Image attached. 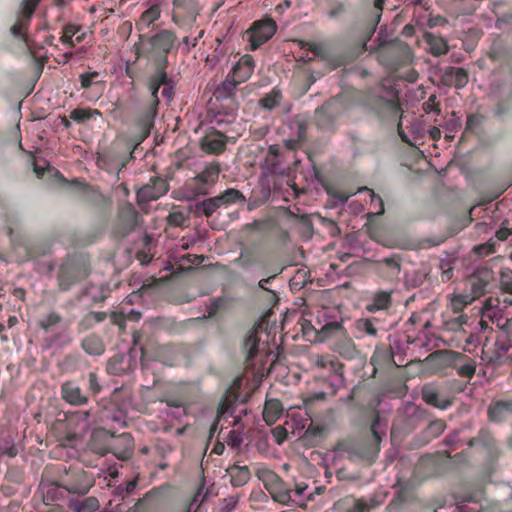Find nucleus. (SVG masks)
Wrapping results in <instances>:
<instances>
[{
    "label": "nucleus",
    "mask_w": 512,
    "mask_h": 512,
    "mask_svg": "<svg viewBox=\"0 0 512 512\" xmlns=\"http://www.w3.org/2000/svg\"><path fill=\"white\" fill-rule=\"evenodd\" d=\"M168 59H164L162 63H157L156 72L149 78L148 86L150 90V99L143 106L142 111L137 116L134 126L137 130V138L139 142L144 141L149 135L153 127V120L157 113L159 104L158 92L162 85H168L170 78L167 75L166 68Z\"/></svg>",
    "instance_id": "obj_1"
},
{
    "label": "nucleus",
    "mask_w": 512,
    "mask_h": 512,
    "mask_svg": "<svg viewBox=\"0 0 512 512\" xmlns=\"http://www.w3.org/2000/svg\"><path fill=\"white\" fill-rule=\"evenodd\" d=\"M378 424L379 416L376 414L370 428L373 438L371 442L366 443L354 440H342L336 444V450L338 452L347 453L349 458L352 460H363L369 463L374 462L380 451V442L382 439L381 435L377 431Z\"/></svg>",
    "instance_id": "obj_2"
},
{
    "label": "nucleus",
    "mask_w": 512,
    "mask_h": 512,
    "mask_svg": "<svg viewBox=\"0 0 512 512\" xmlns=\"http://www.w3.org/2000/svg\"><path fill=\"white\" fill-rule=\"evenodd\" d=\"M322 339L335 337L333 350L345 359H354L358 351L355 343L347 334L342 324L336 321L326 323L319 331Z\"/></svg>",
    "instance_id": "obj_3"
},
{
    "label": "nucleus",
    "mask_w": 512,
    "mask_h": 512,
    "mask_svg": "<svg viewBox=\"0 0 512 512\" xmlns=\"http://www.w3.org/2000/svg\"><path fill=\"white\" fill-rule=\"evenodd\" d=\"M90 274L89 267L77 259H67L57 272V286L60 292L69 291L74 285L85 280Z\"/></svg>",
    "instance_id": "obj_4"
},
{
    "label": "nucleus",
    "mask_w": 512,
    "mask_h": 512,
    "mask_svg": "<svg viewBox=\"0 0 512 512\" xmlns=\"http://www.w3.org/2000/svg\"><path fill=\"white\" fill-rule=\"evenodd\" d=\"M412 51L408 44L395 41L383 47L378 53L381 65L391 71H397L412 60Z\"/></svg>",
    "instance_id": "obj_5"
},
{
    "label": "nucleus",
    "mask_w": 512,
    "mask_h": 512,
    "mask_svg": "<svg viewBox=\"0 0 512 512\" xmlns=\"http://www.w3.org/2000/svg\"><path fill=\"white\" fill-rule=\"evenodd\" d=\"M200 11L197 0H173L172 22L180 29L189 31L194 27Z\"/></svg>",
    "instance_id": "obj_6"
},
{
    "label": "nucleus",
    "mask_w": 512,
    "mask_h": 512,
    "mask_svg": "<svg viewBox=\"0 0 512 512\" xmlns=\"http://www.w3.org/2000/svg\"><path fill=\"white\" fill-rule=\"evenodd\" d=\"M256 476L263 483L274 501L282 505H288L292 501V490L286 487L284 481L274 471L268 468H259L256 471Z\"/></svg>",
    "instance_id": "obj_7"
},
{
    "label": "nucleus",
    "mask_w": 512,
    "mask_h": 512,
    "mask_svg": "<svg viewBox=\"0 0 512 512\" xmlns=\"http://www.w3.org/2000/svg\"><path fill=\"white\" fill-rule=\"evenodd\" d=\"M94 485L93 475L80 467L70 466L61 479L62 488L71 494L86 495Z\"/></svg>",
    "instance_id": "obj_8"
},
{
    "label": "nucleus",
    "mask_w": 512,
    "mask_h": 512,
    "mask_svg": "<svg viewBox=\"0 0 512 512\" xmlns=\"http://www.w3.org/2000/svg\"><path fill=\"white\" fill-rule=\"evenodd\" d=\"M383 503L377 496L360 497L346 495L335 501L325 512H370Z\"/></svg>",
    "instance_id": "obj_9"
},
{
    "label": "nucleus",
    "mask_w": 512,
    "mask_h": 512,
    "mask_svg": "<svg viewBox=\"0 0 512 512\" xmlns=\"http://www.w3.org/2000/svg\"><path fill=\"white\" fill-rule=\"evenodd\" d=\"M276 28V23L271 18L254 22L253 26L247 31L251 50L258 49L270 40L274 36Z\"/></svg>",
    "instance_id": "obj_10"
},
{
    "label": "nucleus",
    "mask_w": 512,
    "mask_h": 512,
    "mask_svg": "<svg viewBox=\"0 0 512 512\" xmlns=\"http://www.w3.org/2000/svg\"><path fill=\"white\" fill-rule=\"evenodd\" d=\"M168 190V182L160 176H154L147 184L137 190V200L139 203L155 201L165 195Z\"/></svg>",
    "instance_id": "obj_11"
},
{
    "label": "nucleus",
    "mask_w": 512,
    "mask_h": 512,
    "mask_svg": "<svg viewBox=\"0 0 512 512\" xmlns=\"http://www.w3.org/2000/svg\"><path fill=\"white\" fill-rule=\"evenodd\" d=\"M378 113L386 119L398 121V132L401 140L409 143V139L402 130L401 117L402 109L398 98L395 96L392 99H379Z\"/></svg>",
    "instance_id": "obj_12"
},
{
    "label": "nucleus",
    "mask_w": 512,
    "mask_h": 512,
    "mask_svg": "<svg viewBox=\"0 0 512 512\" xmlns=\"http://www.w3.org/2000/svg\"><path fill=\"white\" fill-rule=\"evenodd\" d=\"M138 221V212L131 203H125L120 206L118 211V222L116 233L125 237L135 230Z\"/></svg>",
    "instance_id": "obj_13"
},
{
    "label": "nucleus",
    "mask_w": 512,
    "mask_h": 512,
    "mask_svg": "<svg viewBox=\"0 0 512 512\" xmlns=\"http://www.w3.org/2000/svg\"><path fill=\"white\" fill-rule=\"evenodd\" d=\"M36 9V2H23L21 3V13L18 17L17 21L10 28L11 34L22 40L26 45H28V37L26 34V30L29 27L31 17Z\"/></svg>",
    "instance_id": "obj_14"
},
{
    "label": "nucleus",
    "mask_w": 512,
    "mask_h": 512,
    "mask_svg": "<svg viewBox=\"0 0 512 512\" xmlns=\"http://www.w3.org/2000/svg\"><path fill=\"white\" fill-rule=\"evenodd\" d=\"M338 114V101L329 100L315 110V123L318 128L328 130L333 127Z\"/></svg>",
    "instance_id": "obj_15"
},
{
    "label": "nucleus",
    "mask_w": 512,
    "mask_h": 512,
    "mask_svg": "<svg viewBox=\"0 0 512 512\" xmlns=\"http://www.w3.org/2000/svg\"><path fill=\"white\" fill-rule=\"evenodd\" d=\"M176 40L175 32L167 29L160 30L150 38L149 42L153 51L161 54L158 63H162L165 58L167 59V54L174 47Z\"/></svg>",
    "instance_id": "obj_16"
},
{
    "label": "nucleus",
    "mask_w": 512,
    "mask_h": 512,
    "mask_svg": "<svg viewBox=\"0 0 512 512\" xmlns=\"http://www.w3.org/2000/svg\"><path fill=\"white\" fill-rule=\"evenodd\" d=\"M401 265L402 257L400 254L396 253L375 261V269L377 273L388 280H393L399 277Z\"/></svg>",
    "instance_id": "obj_17"
},
{
    "label": "nucleus",
    "mask_w": 512,
    "mask_h": 512,
    "mask_svg": "<svg viewBox=\"0 0 512 512\" xmlns=\"http://www.w3.org/2000/svg\"><path fill=\"white\" fill-rule=\"evenodd\" d=\"M108 451L113 453L119 460L125 461L131 458L134 452V439L129 433H122L113 438L109 444Z\"/></svg>",
    "instance_id": "obj_18"
},
{
    "label": "nucleus",
    "mask_w": 512,
    "mask_h": 512,
    "mask_svg": "<svg viewBox=\"0 0 512 512\" xmlns=\"http://www.w3.org/2000/svg\"><path fill=\"white\" fill-rule=\"evenodd\" d=\"M254 59L251 55L245 54L238 62L233 66L230 73H228L231 77H233L238 83H244L247 81L254 71Z\"/></svg>",
    "instance_id": "obj_19"
},
{
    "label": "nucleus",
    "mask_w": 512,
    "mask_h": 512,
    "mask_svg": "<svg viewBox=\"0 0 512 512\" xmlns=\"http://www.w3.org/2000/svg\"><path fill=\"white\" fill-rule=\"evenodd\" d=\"M238 85H240V83L228 74L214 92V96L217 100L231 101L230 109L232 111L238 108V103L235 100V91Z\"/></svg>",
    "instance_id": "obj_20"
},
{
    "label": "nucleus",
    "mask_w": 512,
    "mask_h": 512,
    "mask_svg": "<svg viewBox=\"0 0 512 512\" xmlns=\"http://www.w3.org/2000/svg\"><path fill=\"white\" fill-rule=\"evenodd\" d=\"M442 80L445 85L461 89L468 83V71L461 67L448 66L444 69Z\"/></svg>",
    "instance_id": "obj_21"
},
{
    "label": "nucleus",
    "mask_w": 512,
    "mask_h": 512,
    "mask_svg": "<svg viewBox=\"0 0 512 512\" xmlns=\"http://www.w3.org/2000/svg\"><path fill=\"white\" fill-rule=\"evenodd\" d=\"M393 291L378 290L370 298L366 304V310L370 313H376L378 311H387L392 307Z\"/></svg>",
    "instance_id": "obj_22"
},
{
    "label": "nucleus",
    "mask_w": 512,
    "mask_h": 512,
    "mask_svg": "<svg viewBox=\"0 0 512 512\" xmlns=\"http://www.w3.org/2000/svg\"><path fill=\"white\" fill-rule=\"evenodd\" d=\"M264 329L263 321H259L255 324L253 329L249 331L248 335L245 337L243 342V349L246 352V361H251L259 351V343L260 339L258 337V333L262 332Z\"/></svg>",
    "instance_id": "obj_23"
},
{
    "label": "nucleus",
    "mask_w": 512,
    "mask_h": 512,
    "mask_svg": "<svg viewBox=\"0 0 512 512\" xmlns=\"http://www.w3.org/2000/svg\"><path fill=\"white\" fill-rule=\"evenodd\" d=\"M61 396L63 400L71 405H85L88 397L82 393L81 388L71 381L61 385Z\"/></svg>",
    "instance_id": "obj_24"
},
{
    "label": "nucleus",
    "mask_w": 512,
    "mask_h": 512,
    "mask_svg": "<svg viewBox=\"0 0 512 512\" xmlns=\"http://www.w3.org/2000/svg\"><path fill=\"white\" fill-rule=\"evenodd\" d=\"M469 446L483 447L491 458H496L499 454V450L494 437L486 429H481L478 432V435L469 441Z\"/></svg>",
    "instance_id": "obj_25"
},
{
    "label": "nucleus",
    "mask_w": 512,
    "mask_h": 512,
    "mask_svg": "<svg viewBox=\"0 0 512 512\" xmlns=\"http://www.w3.org/2000/svg\"><path fill=\"white\" fill-rule=\"evenodd\" d=\"M202 148L208 153H222L226 148V136L223 133L214 130L202 139Z\"/></svg>",
    "instance_id": "obj_26"
},
{
    "label": "nucleus",
    "mask_w": 512,
    "mask_h": 512,
    "mask_svg": "<svg viewBox=\"0 0 512 512\" xmlns=\"http://www.w3.org/2000/svg\"><path fill=\"white\" fill-rule=\"evenodd\" d=\"M86 38V32L83 27L77 24L68 23L63 28L60 37L62 44L74 47L76 43H82Z\"/></svg>",
    "instance_id": "obj_27"
},
{
    "label": "nucleus",
    "mask_w": 512,
    "mask_h": 512,
    "mask_svg": "<svg viewBox=\"0 0 512 512\" xmlns=\"http://www.w3.org/2000/svg\"><path fill=\"white\" fill-rule=\"evenodd\" d=\"M454 368L459 376L463 378H472L476 371V363L469 356L455 352L454 353Z\"/></svg>",
    "instance_id": "obj_28"
},
{
    "label": "nucleus",
    "mask_w": 512,
    "mask_h": 512,
    "mask_svg": "<svg viewBox=\"0 0 512 512\" xmlns=\"http://www.w3.org/2000/svg\"><path fill=\"white\" fill-rule=\"evenodd\" d=\"M422 399L426 404L441 410H445L453 404L452 398H442L439 392L430 386L423 387Z\"/></svg>",
    "instance_id": "obj_29"
},
{
    "label": "nucleus",
    "mask_w": 512,
    "mask_h": 512,
    "mask_svg": "<svg viewBox=\"0 0 512 512\" xmlns=\"http://www.w3.org/2000/svg\"><path fill=\"white\" fill-rule=\"evenodd\" d=\"M227 474L230 477V483L234 488H240L246 485L251 479V472L248 466L232 465L227 468Z\"/></svg>",
    "instance_id": "obj_30"
},
{
    "label": "nucleus",
    "mask_w": 512,
    "mask_h": 512,
    "mask_svg": "<svg viewBox=\"0 0 512 512\" xmlns=\"http://www.w3.org/2000/svg\"><path fill=\"white\" fill-rule=\"evenodd\" d=\"M81 347L87 354L93 356H100L105 352V345L102 338L94 333L82 339Z\"/></svg>",
    "instance_id": "obj_31"
},
{
    "label": "nucleus",
    "mask_w": 512,
    "mask_h": 512,
    "mask_svg": "<svg viewBox=\"0 0 512 512\" xmlns=\"http://www.w3.org/2000/svg\"><path fill=\"white\" fill-rule=\"evenodd\" d=\"M160 402L165 403L168 407L177 409V411L174 412V417L178 420L188 415L186 400L182 395H165L160 398Z\"/></svg>",
    "instance_id": "obj_32"
},
{
    "label": "nucleus",
    "mask_w": 512,
    "mask_h": 512,
    "mask_svg": "<svg viewBox=\"0 0 512 512\" xmlns=\"http://www.w3.org/2000/svg\"><path fill=\"white\" fill-rule=\"evenodd\" d=\"M283 405L277 399L266 401L263 409V420L267 425L274 424L282 415Z\"/></svg>",
    "instance_id": "obj_33"
},
{
    "label": "nucleus",
    "mask_w": 512,
    "mask_h": 512,
    "mask_svg": "<svg viewBox=\"0 0 512 512\" xmlns=\"http://www.w3.org/2000/svg\"><path fill=\"white\" fill-rule=\"evenodd\" d=\"M315 366L320 369H327L334 374H341L343 364L333 355H318L315 359Z\"/></svg>",
    "instance_id": "obj_34"
},
{
    "label": "nucleus",
    "mask_w": 512,
    "mask_h": 512,
    "mask_svg": "<svg viewBox=\"0 0 512 512\" xmlns=\"http://www.w3.org/2000/svg\"><path fill=\"white\" fill-rule=\"evenodd\" d=\"M107 317L105 312H89L84 315L77 324L79 333L93 328L96 324L103 322Z\"/></svg>",
    "instance_id": "obj_35"
},
{
    "label": "nucleus",
    "mask_w": 512,
    "mask_h": 512,
    "mask_svg": "<svg viewBox=\"0 0 512 512\" xmlns=\"http://www.w3.org/2000/svg\"><path fill=\"white\" fill-rule=\"evenodd\" d=\"M99 507V501L94 496L86 497L82 500H72L69 503V508L74 512H95Z\"/></svg>",
    "instance_id": "obj_36"
},
{
    "label": "nucleus",
    "mask_w": 512,
    "mask_h": 512,
    "mask_svg": "<svg viewBox=\"0 0 512 512\" xmlns=\"http://www.w3.org/2000/svg\"><path fill=\"white\" fill-rule=\"evenodd\" d=\"M282 98L281 90L274 87L259 100V105L261 108L271 111L280 105Z\"/></svg>",
    "instance_id": "obj_37"
},
{
    "label": "nucleus",
    "mask_w": 512,
    "mask_h": 512,
    "mask_svg": "<svg viewBox=\"0 0 512 512\" xmlns=\"http://www.w3.org/2000/svg\"><path fill=\"white\" fill-rule=\"evenodd\" d=\"M222 206L228 207L237 203H245L246 197L244 194L235 188H228L218 195Z\"/></svg>",
    "instance_id": "obj_38"
},
{
    "label": "nucleus",
    "mask_w": 512,
    "mask_h": 512,
    "mask_svg": "<svg viewBox=\"0 0 512 512\" xmlns=\"http://www.w3.org/2000/svg\"><path fill=\"white\" fill-rule=\"evenodd\" d=\"M425 40L430 48V53L434 56H441L448 52L447 42L442 38L435 36L431 33H427Z\"/></svg>",
    "instance_id": "obj_39"
},
{
    "label": "nucleus",
    "mask_w": 512,
    "mask_h": 512,
    "mask_svg": "<svg viewBox=\"0 0 512 512\" xmlns=\"http://www.w3.org/2000/svg\"><path fill=\"white\" fill-rule=\"evenodd\" d=\"M220 170L218 163H210L196 176V179L203 184H214L218 180Z\"/></svg>",
    "instance_id": "obj_40"
},
{
    "label": "nucleus",
    "mask_w": 512,
    "mask_h": 512,
    "mask_svg": "<svg viewBox=\"0 0 512 512\" xmlns=\"http://www.w3.org/2000/svg\"><path fill=\"white\" fill-rule=\"evenodd\" d=\"M467 284L470 286L471 297L475 300L485 294L489 283L479 276L472 275L468 278Z\"/></svg>",
    "instance_id": "obj_41"
},
{
    "label": "nucleus",
    "mask_w": 512,
    "mask_h": 512,
    "mask_svg": "<svg viewBox=\"0 0 512 512\" xmlns=\"http://www.w3.org/2000/svg\"><path fill=\"white\" fill-rule=\"evenodd\" d=\"M446 429V423L441 420L437 419L434 421H431L428 426L423 431V437L427 442L431 441L432 439H435L439 437Z\"/></svg>",
    "instance_id": "obj_42"
},
{
    "label": "nucleus",
    "mask_w": 512,
    "mask_h": 512,
    "mask_svg": "<svg viewBox=\"0 0 512 512\" xmlns=\"http://www.w3.org/2000/svg\"><path fill=\"white\" fill-rule=\"evenodd\" d=\"M95 116H101V112L91 108H76L69 114L70 119L77 123H84Z\"/></svg>",
    "instance_id": "obj_43"
},
{
    "label": "nucleus",
    "mask_w": 512,
    "mask_h": 512,
    "mask_svg": "<svg viewBox=\"0 0 512 512\" xmlns=\"http://www.w3.org/2000/svg\"><path fill=\"white\" fill-rule=\"evenodd\" d=\"M160 16V6L158 4H153L141 14L138 25H144L145 27H148L156 20H158Z\"/></svg>",
    "instance_id": "obj_44"
},
{
    "label": "nucleus",
    "mask_w": 512,
    "mask_h": 512,
    "mask_svg": "<svg viewBox=\"0 0 512 512\" xmlns=\"http://www.w3.org/2000/svg\"><path fill=\"white\" fill-rule=\"evenodd\" d=\"M473 297H471V295H468V294H458V295H455L451 301H450V307H451V310L458 314L460 312L463 311V309L471 304L473 302Z\"/></svg>",
    "instance_id": "obj_45"
},
{
    "label": "nucleus",
    "mask_w": 512,
    "mask_h": 512,
    "mask_svg": "<svg viewBox=\"0 0 512 512\" xmlns=\"http://www.w3.org/2000/svg\"><path fill=\"white\" fill-rule=\"evenodd\" d=\"M485 117L481 114H470L467 116L464 134H478Z\"/></svg>",
    "instance_id": "obj_46"
},
{
    "label": "nucleus",
    "mask_w": 512,
    "mask_h": 512,
    "mask_svg": "<svg viewBox=\"0 0 512 512\" xmlns=\"http://www.w3.org/2000/svg\"><path fill=\"white\" fill-rule=\"evenodd\" d=\"M62 321V316L55 311L45 315L39 322L38 326L44 331H49L52 327L58 325Z\"/></svg>",
    "instance_id": "obj_47"
},
{
    "label": "nucleus",
    "mask_w": 512,
    "mask_h": 512,
    "mask_svg": "<svg viewBox=\"0 0 512 512\" xmlns=\"http://www.w3.org/2000/svg\"><path fill=\"white\" fill-rule=\"evenodd\" d=\"M497 242L493 239L474 246L473 252L479 257H486L496 252Z\"/></svg>",
    "instance_id": "obj_48"
},
{
    "label": "nucleus",
    "mask_w": 512,
    "mask_h": 512,
    "mask_svg": "<svg viewBox=\"0 0 512 512\" xmlns=\"http://www.w3.org/2000/svg\"><path fill=\"white\" fill-rule=\"evenodd\" d=\"M235 398L230 395H225L219 402L217 407V417L221 418L225 414L232 413L234 409Z\"/></svg>",
    "instance_id": "obj_49"
},
{
    "label": "nucleus",
    "mask_w": 512,
    "mask_h": 512,
    "mask_svg": "<svg viewBox=\"0 0 512 512\" xmlns=\"http://www.w3.org/2000/svg\"><path fill=\"white\" fill-rule=\"evenodd\" d=\"M202 211L204 213L205 216L207 217H210L213 215L214 212L217 211V209H219L220 207H222V204H221V201L217 196L215 197H211V198H208V199H205L202 204Z\"/></svg>",
    "instance_id": "obj_50"
},
{
    "label": "nucleus",
    "mask_w": 512,
    "mask_h": 512,
    "mask_svg": "<svg viewBox=\"0 0 512 512\" xmlns=\"http://www.w3.org/2000/svg\"><path fill=\"white\" fill-rule=\"evenodd\" d=\"M374 318H366V319H360L357 321V328L359 331L372 336L376 337L378 334L377 329L375 328L374 324Z\"/></svg>",
    "instance_id": "obj_51"
},
{
    "label": "nucleus",
    "mask_w": 512,
    "mask_h": 512,
    "mask_svg": "<svg viewBox=\"0 0 512 512\" xmlns=\"http://www.w3.org/2000/svg\"><path fill=\"white\" fill-rule=\"evenodd\" d=\"M61 481L59 483H51L47 486H43L44 500L54 501L61 496Z\"/></svg>",
    "instance_id": "obj_52"
},
{
    "label": "nucleus",
    "mask_w": 512,
    "mask_h": 512,
    "mask_svg": "<svg viewBox=\"0 0 512 512\" xmlns=\"http://www.w3.org/2000/svg\"><path fill=\"white\" fill-rule=\"evenodd\" d=\"M224 302L225 301H224L223 298H214V299H212L211 302L209 303V305H207V313H208V315L206 317L209 318V319H212V318L216 317L217 314L219 313V311L224 306Z\"/></svg>",
    "instance_id": "obj_53"
},
{
    "label": "nucleus",
    "mask_w": 512,
    "mask_h": 512,
    "mask_svg": "<svg viewBox=\"0 0 512 512\" xmlns=\"http://www.w3.org/2000/svg\"><path fill=\"white\" fill-rule=\"evenodd\" d=\"M307 49L312 52L316 57L321 59L328 58V51L325 46L321 43L308 42L306 43Z\"/></svg>",
    "instance_id": "obj_54"
},
{
    "label": "nucleus",
    "mask_w": 512,
    "mask_h": 512,
    "mask_svg": "<svg viewBox=\"0 0 512 512\" xmlns=\"http://www.w3.org/2000/svg\"><path fill=\"white\" fill-rule=\"evenodd\" d=\"M88 389L94 396L98 395L102 391V386L100 385L99 377L95 372H90L88 374Z\"/></svg>",
    "instance_id": "obj_55"
},
{
    "label": "nucleus",
    "mask_w": 512,
    "mask_h": 512,
    "mask_svg": "<svg viewBox=\"0 0 512 512\" xmlns=\"http://www.w3.org/2000/svg\"><path fill=\"white\" fill-rule=\"evenodd\" d=\"M423 109L426 113L434 112L437 115L441 113L440 103L437 101L436 95L432 94L428 100L423 104Z\"/></svg>",
    "instance_id": "obj_56"
},
{
    "label": "nucleus",
    "mask_w": 512,
    "mask_h": 512,
    "mask_svg": "<svg viewBox=\"0 0 512 512\" xmlns=\"http://www.w3.org/2000/svg\"><path fill=\"white\" fill-rule=\"evenodd\" d=\"M99 77V73L97 71L83 73L79 76L81 88L87 89L89 88L93 83L94 80Z\"/></svg>",
    "instance_id": "obj_57"
},
{
    "label": "nucleus",
    "mask_w": 512,
    "mask_h": 512,
    "mask_svg": "<svg viewBox=\"0 0 512 512\" xmlns=\"http://www.w3.org/2000/svg\"><path fill=\"white\" fill-rule=\"evenodd\" d=\"M86 294L91 295V298L94 302L104 301L110 293V290L107 286L101 285L98 289V293H92L89 289H86Z\"/></svg>",
    "instance_id": "obj_58"
},
{
    "label": "nucleus",
    "mask_w": 512,
    "mask_h": 512,
    "mask_svg": "<svg viewBox=\"0 0 512 512\" xmlns=\"http://www.w3.org/2000/svg\"><path fill=\"white\" fill-rule=\"evenodd\" d=\"M371 206L375 209L377 215H382L385 211L382 198L371 191Z\"/></svg>",
    "instance_id": "obj_59"
},
{
    "label": "nucleus",
    "mask_w": 512,
    "mask_h": 512,
    "mask_svg": "<svg viewBox=\"0 0 512 512\" xmlns=\"http://www.w3.org/2000/svg\"><path fill=\"white\" fill-rule=\"evenodd\" d=\"M226 441L228 445H230L231 447L237 448L242 444L243 438L237 431L230 430L227 435Z\"/></svg>",
    "instance_id": "obj_60"
},
{
    "label": "nucleus",
    "mask_w": 512,
    "mask_h": 512,
    "mask_svg": "<svg viewBox=\"0 0 512 512\" xmlns=\"http://www.w3.org/2000/svg\"><path fill=\"white\" fill-rule=\"evenodd\" d=\"M272 435L277 444H282L288 437L287 430L283 426H276L272 429Z\"/></svg>",
    "instance_id": "obj_61"
},
{
    "label": "nucleus",
    "mask_w": 512,
    "mask_h": 512,
    "mask_svg": "<svg viewBox=\"0 0 512 512\" xmlns=\"http://www.w3.org/2000/svg\"><path fill=\"white\" fill-rule=\"evenodd\" d=\"M110 321L113 325L118 326L121 330L125 329L126 316L121 312H112L110 315Z\"/></svg>",
    "instance_id": "obj_62"
},
{
    "label": "nucleus",
    "mask_w": 512,
    "mask_h": 512,
    "mask_svg": "<svg viewBox=\"0 0 512 512\" xmlns=\"http://www.w3.org/2000/svg\"><path fill=\"white\" fill-rule=\"evenodd\" d=\"M500 288L502 292L512 296V274H502Z\"/></svg>",
    "instance_id": "obj_63"
},
{
    "label": "nucleus",
    "mask_w": 512,
    "mask_h": 512,
    "mask_svg": "<svg viewBox=\"0 0 512 512\" xmlns=\"http://www.w3.org/2000/svg\"><path fill=\"white\" fill-rule=\"evenodd\" d=\"M496 325L499 329L504 331L506 334H512V317L511 318H499L496 321Z\"/></svg>",
    "instance_id": "obj_64"
}]
</instances>
